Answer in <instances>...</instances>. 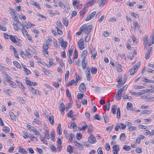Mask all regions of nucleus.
I'll list each match as a JSON object with an SVG mask.
<instances>
[{"mask_svg":"<svg viewBox=\"0 0 154 154\" xmlns=\"http://www.w3.org/2000/svg\"><path fill=\"white\" fill-rule=\"evenodd\" d=\"M141 64V62H139L137 63L135 65L134 67V68L137 69L138 70L139 68V67Z\"/></svg>","mask_w":154,"mask_h":154,"instance_id":"603ef678","label":"nucleus"},{"mask_svg":"<svg viewBox=\"0 0 154 154\" xmlns=\"http://www.w3.org/2000/svg\"><path fill=\"white\" fill-rule=\"evenodd\" d=\"M66 94L67 96L69 98V99H71V95L70 93L69 92L68 89H66Z\"/></svg>","mask_w":154,"mask_h":154,"instance_id":"79ce46f5","label":"nucleus"},{"mask_svg":"<svg viewBox=\"0 0 154 154\" xmlns=\"http://www.w3.org/2000/svg\"><path fill=\"white\" fill-rule=\"evenodd\" d=\"M79 90L81 92L84 93L86 90V88L85 84L84 83H81L79 87Z\"/></svg>","mask_w":154,"mask_h":154,"instance_id":"20e7f679","label":"nucleus"},{"mask_svg":"<svg viewBox=\"0 0 154 154\" xmlns=\"http://www.w3.org/2000/svg\"><path fill=\"white\" fill-rule=\"evenodd\" d=\"M134 25V26L135 28H137L138 30L140 29V25L137 22H135Z\"/></svg>","mask_w":154,"mask_h":154,"instance_id":"49530a36","label":"nucleus"},{"mask_svg":"<svg viewBox=\"0 0 154 154\" xmlns=\"http://www.w3.org/2000/svg\"><path fill=\"white\" fill-rule=\"evenodd\" d=\"M30 3L32 5L35 6L36 8L38 9H41V7L39 6V5L38 3H36L35 1L32 0L30 1Z\"/></svg>","mask_w":154,"mask_h":154,"instance_id":"f8f14e48","label":"nucleus"},{"mask_svg":"<svg viewBox=\"0 0 154 154\" xmlns=\"http://www.w3.org/2000/svg\"><path fill=\"white\" fill-rule=\"evenodd\" d=\"M151 112V111L150 110H145L143 111V114H149Z\"/></svg>","mask_w":154,"mask_h":154,"instance_id":"052dcab7","label":"nucleus"},{"mask_svg":"<svg viewBox=\"0 0 154 154\" xmlns=\"http://www.w3.org/2000/svg\"><path fill=\"white\" fill-rule=\"evenodd\" d=\"M24 27H26V29L29 28L28 24L27 22L26 21H24L23 25V27L24 28Z\"/></svg>","mask_w":154,"mask_h":154,"instance_id":"e2e57ef3","label":"nucleus"},{"mask_svg":"<svg viewBox=\"0 0 154 154\" xmlns=\"http://www.w3.org/2000/svg\"><path fill=\"white\" fill-rule=\"evenodd\" d=\"M116 66L117 68V70L119 72H121L122 71L121 66L119 63H116Z\"/></svg>","mask_w":154,"mask_h":154,"instance_id":"b1692460","label":"nucleus"},{"mask_svg":"<svg viewBox=\"0 0 154 154\" xmlns=\"http://www.w3.org/2000/svg\"><path fill=\"white\" fill-rule=\"evenodd\" d=\"M124 80H123V82H122V78H121V76L120 77H119L118 78V79H117V82L119 84H120L121 83H123V82H124L125 79H126V78H124Z\"/></svg>","mask_w":154,"mask_h":154,"instance_id":"f704fd0d","label":"nucleus"},{"mask_svg":"<svg viewBox=\"0 0 154 154\" xmlns=\"http://www.w3.org/2000/svg\"><path fill=\"white\" fill-rule=\"evenodd\" d=\"M45 137L48 139H49L50 138V135L49 133V131L48 130H45V132L44 133Z\"/></svg>","mask_w":154,"mask_h":154,"instance_id":"393cba45","label":"nucleus"},{"mask_svg":"<svg viewBox=\"0 0 154 154\" xmlns=\"http://www.w3.org/2000/svg\"><path fill=\"white\" fill-rule=\"evenodd\" d=\"M75 76H76V79H75L76 81L75 83V86L77 85L78 83V79H77V77H78V78H79V80H80V77H79V76L78 75V74H77V73H76L75 74Z\"/></svg>","mask_w":154,"mask_h":154,"instance_id":"4c0bfd02","label":"nucleus"},{"mask_svg":"<svg viewBox=\"0 0 154 154\" xmlns=\"http://www.w3.org/2000/svg\"><path fill=\"white\" fill-rule=\"evenodd\" d=\"M91 54L92 55L91 57H93L94 59H95L96 58V57L97 55V51H96L95 48L92 49L91 51H90Z\"/></svg>","mask_w":154,"mask_h":154,"instance_id":"6e6552de","label":"nucleus"},{"mask_svg":"<svg viewBox=\"0 0 154 154\" xmlns=\"http://www.w3.org/2000/svg\"><path fill=\"white\" fill-rule=\"evenodd\" d=\"M128 58L131 60H132L134 57L133 55L132 52H130L128 54L127 56Z\"/></svg>","mask_w":154,"mask_h":154,"instance_id":"58836bf2","label":"nucleus"},{"mask_svg":"<svg viewBox=\"0 0 154 154\" xmlns=\"http://www.w3.org/2000/svg\"><path fill=\"white\" fill-rule=\"evenodd\" d=\"M56 24L57 26V27L60 28H63V25L60 22L57 21L56 23Z\"/></svg>","mask_w":154,"mask_h":154,"instance_id":"a18cd8bd","label":"nucleus"},{"mask_svg":"<svg viewBox=\"0 0 154 154\" xmlns=\"http://www.w3.org/2000/svg\"><path fill=\"white\" fill-rule=\"evenodd\" d=\"M4 75L5 77V78L8 80L7 82L10 81V80H11L12 79L10 76L8 75L6 73H5Z\"/></svg>","mask_w":154,"mask_h":154,"instance_id":"c756f323","label":"nucleus"},{"mask_svg":"<svg viewBox=\"0 0 154 154\" xmlns=\"http://www.w3.org/2000/svg\"><path fill=\"white\" fill-rule=\"evenodd\" d=\"M97 69L96 68L92 67V68L91 69V72L93 74H96L97 72Z\"/></svg>","mask_w":154,"mask_h":154,"instance_id":"7c9ffc66","label":"nucleus"},{"mask_svg":"<svg viewBox=\"0 0 154 154\" xmlns=\"http://www.w3.org/2000/svg\"><path fill=\"white\" fill-rule=\"evenodd\" d=\"M75 81L74 80L72 79L69 81L67 85L68 86H69L72 85V84L74 83Z\"/></svg>","mask_w":154,"mask_h":154,"instance_id":"0e129e2a","label":"nucleus"},{"mask_svg":"<svg viewBox=\"0 0 154 154\" xmlns=\"http://www.w3.org/2000/svg\"><path fill=\"white\" fill-rule=\"evenodd\" d=\"M137 128V127L135 126H131L128 128V130L130 131H132L136 130Z\"/></svg>","mask_w":154,"mask_h":154,"instance_id":"473e14b6","label":"nucleus"},{"mask_svg":"<svg viewBox=\"0 0 154 154\" xmlns=\"http://www.w3.org/2000/svg\"><path fill=\"white\" fill-rule=\"evenodd\" d=\"M63 23L66 26H67L68 24V20L66 18H64L63 20Z\"/></svg>","mask_w":154,"mask_h":154,"instance_id":"bb28decb","label":"nucleus"},{"mask_svg":"<svg viewBox=\"0 0 154 154\" xmlns=\"http://www.w3.org/2000/svg\"><path fill=\"white\" fill-rule=\"evenodd\" d=\"M97 0H90L87 3L86 5L87 7H90L94 4L97 1Z\"/></svg>","mask_w":154,"mask_h":154,"instance_id":"9d476101","label":"nucleus"},{"mask_svg":"<svg viewBox=\"0 0 154 154\" xmlns=\"http://www.w3.org/2000/svg\"><path fill=\"white\" fill-rule=\"evenodd\" d=\"M88 140L90 143H95L96 142L95 137L92 135H91L89 137Z\"/></svg>","mask_w":154,"mask_h":154,"instance_id":"423d86ee","label":"nucleus"},{"mask_svg":"<svg viewBox=\"0 0 154 154\" xmlns=\"http://www.w3.org/2000/svg\"><path fill=\"white\" fill-rule=\"evenodd\" d=\"M133 105L131 103L129 102L127 103V107L128 109H131Z\"/></svg>","mask_w":154,"mask_h":154,"instance_id":"37998d69","label":"nucleus"},{"mask_svg":"<svg viewBox=\"0 0 154 154\" xmlns=\"http://www.w3.org/2000/svg\"><path fill=\"white\" fill-rule=\"evenodd\" d=\"M75 145L77 146L79 150H82L83 149L84 146L82 144L78 143L77 141H75Z\"/></svg>","mask_w":154,"mask_h":154,"instance_id":"1a4fd4ad","label":"nucleus"},{"mask_svg":"<svg viewBox=\"0 0 154 154\" xmlns=\"http://www.w3.org/2000/svg\"><path fill=\"white\" fill-rule=\"evenodd\" d=\"M17 23H14L13 24V26L14 27V29L16 31H18V29H19V27L17 26Z\"/></svg>","mask_w":154,"mask_h":154,"instance_id":"c03bdc74","label":"nucleus"},{"mask_svg":"<svg viewBox=\"0 0 154 154\" xmlns=\"http://www.w3.org/2000/svg\"><path fill=\"white\" fill-rule=\"evenodd\" d=\"M16 82L18 84L19 87L21 88V91L23 92V90L25 89V87L23 86V84L20 82L17 81H16Z\"/></svg>","mask_w":154,"mask_h":154,"instance_id":"ddd939ff","label":"nucleus"},{"mask_svg":"<svg viewBox=\"0 0 154 154\" xmlns=\"http://www.w3.org/2000/svg\"><path fill=\"white\" fill-rule=\"evenodd\" d=\"M148 37L147 36H145L143 39V44L144 45H146L148 43Z\"/></svg>","mask_w":154,"mask_h":154,"instance_id":"ea45409f","label":"nucleus"},{"mask_svg":"<svg viewBox=\"0 0 154 154\" xmlns=\"http://www.w3.org/2000/svg\"><path fill=\"white\" fill-rule=\"evenodd\" d=\"M117 106L116 105H114L112 107V112L113 114H115L116 113V111L117 109Z\"/></svg>","mask_w":154,"mask_h":154,"instance_id":"412c9836","label":"nucleus"},{"mask_svg":"<svg viewBox=\"0 0 154 154\" xmlns=\"http://www.w3.org/2000/svg\"><path fill=\"white\" fill-rule=\"evenodd\" d=\"M41 140L42 142H43L44 144L47 145L48 143L46 140L45 139V137H42L41 139Z\"/></svg>","mask_w":154,"mask_h":154,"instance_id":"09e8293b","label":"nucleus"},{"mask_svg":"<svg viewBox=\"0 0 154 154\" xmlns=\"http://www.w3.org/2000/svg\"><path fill=\"white\" fill-rule=\"evenodd\" d=\"M85 25V27L84 28V32L86 34H88L91 31V28H92V26L91 25H90L87 26L86 24H85L82 26Z\"/></svg>","mask_w":154,"mask_h":154,"instance_id":"f257e3e1","label":"nucleus"},{"mask_svg":"<svg viewBox=\"0 0 154 154\" xmlns=\"http://www.w3.org/2000/svg\"><path fill=\"white\" fill-rule=\"evenodd\" d=\"M87 54V50H84L82 53V56L84 58H86Z\"/></svg>","mask_w":154,"mask_h":154,"instance_id":"8fccbe9b","label":"nucleus"},{"mask_svg":"<svg viewBox=\"0 0 154 154\" xmlns=\"http://www.w3.org/2000/svg\"><path fill=\"white\" fill-rule=\"evenodd\" d=\"M120 128L122 129H124L125 128L126 126L122 123H121L120 124Z\"/></svg>","mask_w":154,"mask_h":154,"instance_id":"bf43d9fd","label":"nucleus"},{"mask_svg":"<svg viewBox=\"0 0 154 154\" xmlns=\"http://www.w3.org/2000/svg\"><path fill=\"white\" fill-rule=\"evenodd\" d=\"M77 97L78 98L80 99H82L83 97L84 94H81V93H79L77 94Z\"/></svg>","mask_w":154,"mask_h":154,"instance_id":"69168bd1","label":"nucleus"},{"mask_svg":"<svg viewBox=\"0 0 154 154\" xmlns=\"http://www.w3.org/2000/svg\"><path fill=\"white\" fill-rule=\"evenodd\" d=\"M105 149L109 151L110 149V147L109 144L108 143H106L105 146Z\"/></svg>","mask_w":154,"mask_h":154,"instance_id":"6e6d98bb","label":"nucleus"},{"mask_svg":"<svg viewBox=\"0 0 154 154\" xmlns=\"http://www.w3.org/2000/svg\"><path fill=\"white\" fill-rule=\"evenodd\" d=\"M23 137L24 139H26V138H27L29 137V134L27 132L24 131L23 132Z\"/></svg>","mask_w":154,"mask_h":154,"instance_id":"a211bd4d","label":"nucleus"},{"mask_svg":"<svg viewBox=\"0 0 154 154\" xmlns=\"http://www.w3.org/2000/svg\"><path fill=\"white\" fill-rule=\"evenodd\" d=\"M125 134L124 133H122L120 136V140H123L125 138Z\"/></svg>","mask_w":154,"mask_h":154,"instance_id":"4d7b16f0","label":"nucleus"},{"mask_svg":"<svg viewBox=\"0 0 154 154\" xmlns=\"http://www.w3.org/2000/svg\"><path fill=\"white\" fill-rule=\"evenodd\" d=\"M94 118L99 120L100 119V116L97 114L94 116Z\"/></svg>","mask_w":154,"mask_h":154,"instance_id":"774afa93","label":"nucleus"},{"mask_svg":"<svg viewBox=\"0 0 154 154\" xmlns=\"http://www.w3.org/2000/svg\"><path fill=\"white\" fill-rule=\"evenodd\" d=\"M123 149L125 151H128L131 149V147L129 146L125 145L123 146Z\"/></svg>","mask_w":154,"mask_h":154,"instance_id":"e433bc0d","label":"nucleus"},{"mask_svg":"<svg viewBox=\"0 0 154 154\" xmlns=\"http://www.w3.org/2000/svg\"><path fill=\"white\" fill-rule=\"evenodd\" d=\"M10 38L11 40L14 43H17V41L16 40L15 38L14 37L11 35H10L9 36V38Z\"/></svg>","mask_w":154,"mask_h":154,"instance_id":"a19ab883","label":"nucleus"},{"mask_svg":"<svg viewBox=\"0 0 154 154\" xmlns=\"http://www.w3.org/2000/svg\"><path fill=\"white\" fill-rule=\"evenodd\" d=\"M73 148L71 145H69L67 146V151L70 153H72L73 152Z\"/></svg>","mask_w":154,"mask_h":154,"instance_id":"f3484780","label":"nucleus"},{"mask_svg":"<svg viewBox=\"0 0 154 154\" xmlns=\"http://www.w3.org/2000/svg\"><path fill=\"white\" fill-rule=\"evenodd\" d=\"M113 154H119L118 152L120 150L119 146L118 145H115L112 147Z\"/></svg>","mask_w":154,"mask_h":154,"instance_id":"7ed1b4c3","label":"nucleus"},{"mask_svg":"<svg viewBox=\"0 0 154 154\" xmlns=\"http://www.w3.org/2000/svg\"><path fill=\"white\" fill-rule=\"evenodd\" d=\"M18 151L19 152L23 154L27 153V151L23 148L19 149Z\"/></svg>","mask_w":154,"mask_h":154,"instance_id":"c85d7f7f","label":"nucleus"},{"mask_svg":"<svg viewBox=\"0 0 154 154\" xmlns=\"http://www.w3.org/2000/svg\"><path fill=\"white\" fill-rule=\"evenodd\" d=\"M108 0H101L99 3L98 5L99 7L104 6Z\"/></svg>","mask_w":154,"mask_h":154,"instance_id":"2eb2a0df","label":"nucleus"},{"mask_svg":"<svg viewBox=\"0 0 154 154\" xmlns=\"http://www.w3.org/2000/svg\"><path fill=\"white\" fill-rule=\"evenodd\" d=\"M57 131L59 135H60L62 134V132L61 131V126L60 124H59L58 125V126L57 128Z\"/></svg>","mask_w":154,"mask_h":154,"instance_id":"6ab92c4d","label":"nucleus"},{"mask_svg":"<svg viewBox=\"0 0 154 154\" xmlns=\"http://www.w3.org/2000/svg\"><path fill=\"white\" fill-rule=\"evenodd\" d=\"M76 136L78 140H80L82 137V135L81 133H77Z\"/></svg>","mask_w":154,"mask_h":154,"instance_id":"338daca9","label":"nucleus"},{"mask_svg":"<svg viewBox=\"0 0 154 154\" xmlns=\"http://www.w3.org/2000/svg\"><path fill=\"white\" fill-rule=\"evenodd\" d=\"M85 25L82 26L80 28L79 31L76 34L79 35H80L84 30V28L85 27Z\"/></svg>","mask_w":154,"mask_h":154,"instance_id":"4468645a","label":"nucleus"},{"mask_svg":"<svg viewBox=\"0 0 154 154\" xmlns=\"http://www.w3.org/2000/svg\"><path fill=\"white\" fill-rule=\"evenodd\" d=\"M74 137L73 134L72 133H70L69 137V142L70 143L73 140V138Z\"/></svg>","mask_w":154,"mask_h":154,"instance_id":"72a5a7b5","label":"nucleus"},{"mask_svg":"<svg viewBox=\"0 0 154 154\" xmlns=\"http://www.w3.org/2000/svg\"><path fill=\"white\" fill-rule=\"evenodd\" d=\"M10 116L11 119L14 121H16V116L15 115L13 112H11L10 113Z\"/></svg>","mask_w":154,"mask_h":154,"instance_id":"aec40b11","label":"nucleus"},{"mask_svg":"<svg viewBox=\"0 0 154 154\" xmlns=\"http://www.w3.org/2000/svg\"><path fill=\"white\" fill-rule=\"evenodd\" d=\"M86 72V76L87 80L88 81H90L91 80V73L90 69L88 67L87 68Z\"/></svg>","mask_w":154,"mask_h":154,"instance_id":"39448f33","label":"nucleus"},{"mask_svg":"<svg viewBox=\"0 0 154 154\" xmlns=\"http://www.w3.org/2000/svg\"><path fill=\"white\" fill-rule=\"evenodd\" d=\"M9 128L5 126L3 127V131L5 132H8L9 131Z\"/></svg>","mask_w":154,"mask_h":154,"instance_id":"5fc2aeb1","label":"nucleus"},{"mask_svg":"<svg viewBox=\"0 0 154 154\" xmlns=\"http://www.w3.org/2000/svg\"><path fill=\"white\" fill-rule=\"evenodd\" d=\"M76 124L74 122L72 123L71 124H69L68 125V128H74Z\"/></svg>","mask_w":154,"mask_h":154,"instance_id":"cd10ccee","label":"nucleus"},{"mask_svg":"<svg viewBox=\"0 0 154 154\" xmlns=\"http://www.w3.org/2000/svg\"><path fill=\"white\" fill-rule=\"evenodd\" d=\"M137 71V69L134 68L133 67V68L132 69L130 70V74L131 75H133Z\"/></svg>","mask_w":154,"mask_h":154,"instance_id":"4be33fe9","label":"nucleus"},{"mask_svg":"<svg viewBox=\"0 0 154 154\" xmlns=\"http://www.w3.org/2000/svg\"><path fill=\"white\" fill-rule=\"evenodd\" d=\"M122 97V94H120L119 92L116 94V98L118 100H119Z\"/></svg>","mask_w":154,"mask_h":154,"instance_id":"a878e982","label":"nucleus"},{"mask_svg":"<svg viewBox=\"0 0 154 154\" xmlns=\"http://www.w3.org/2000/svg\"><path fill=\"white\" fill-rule=\"evenodd\" d=\"M59 5L61 8L64 7V8H67L68 9H70V7L69 6H67V7H66V6H65V5L61 2H59Z\"/></svg>","mask_w":154,"mask_h":154,"instance_id":"c9c22d12","label":"nucleus"},{"mask_svg":"<svg viewBox=\"0 0 154 154\" xmlns=\"http://www.w3.org/2000/svg\"><path fill=\"white\" fill-rule=\"evenodd\" d=\"M51 149L52 152H55L57 151L56 147L53 145L51 146Z\"/></svg>","mask_w":154,"mask_h":154,"instance_id":"13d9d810","label":"nucleus"},{"mask_svg":"<svg viewBox=\"0 0 154 154\" xmlns=\"http://www.w3.org/2000/svg\"><path fill=\"white\" fill-rule=\"evenodd\" d=\"M78 45L79 48L81 50H83L85 48L84 39L83 38L81 39L78 42Z\"/></svg>","mask_w":154,"mask_h":154,"instance_id":"f03ea898","label":"nucleus"},{"mask_svg":"<svg viewBox=\"0 0 154 154\" xmlns=\"http://www.w3.org/2000/svg\"><path fill=\"white\" fill-rule=\"evenodd\" d=\"M96 14V11H93L89 15H88L85 19L86 21H88L91 20L95 16Z\"/></svg>","mask_w":154,"mask_h":154,"instance_id":"0eeeda50","label":"nucleus"},{"mask_svg":"<svg viewBox=\"0 0 154 154\" xmlns=\"http://www.w3.org/2000/svg\"><path fill=\"white\" fill-rule=\"evenodd\" d=\"M29 138L32 141H33L35 139L36 140H37V138L33 136V135H31L30 137H29Z\"/></svg>","mask_w":154,"mask_h":154,"instance_id":"864d4df0","label":"nucleus"},{"mask_svg":"<svg viewBox=\"0 0 154 154\" xmlns=\"http://www.w3.org/2000/svg\"><path fill=\"white\" fill-rule=\"evenodd\" d=\"M73 112L72 110H70L69 112L67 114V116L68 117L72 118L73 117Z\"/></svg>","mask_w":154,"mask_h":154,"instance_id":"2f4dec72","label":"nucleus"},{"mask_svg":"<svg viewBox=\"0 0 154 154\" xmlns=\"http://www.w3.org/2000/svg\"><path fill=\"white\" fill-rule=\"evenodd\" d=\"M78 53L76 49L74 50V54L73 55V58L74 59H76L78 58Z\"/></svg>","mask_w":154,"mask_h":154,"instance_id":"de8ad7c7","label":"nucleus"},{"mask_svg":"<svg viewBox=\"0 0 154 154\" xmlns=\"http://www.w3.org/2000/svg\"><path fill=\"white\" fill-rule=\"evenodd\" d=\"M84 124L81 128L80 129L81 130H85L88 127L87 124L85 122L84 123Z\"/></svg>","mask_w":154,"mask_h":154,"instance_id":"680f3d73","label":"nucleus"},{"mask_svg":"<svg viewBox=\"0 0 154 154\" xmlns=\"http://www.w3.org/2000/svg\"><path fill=\"white\" fill-rule=\"evenodd\" d=\"M13 64L15 65L17 67L19 68H20L21 67L20 65L16 61H15L13 62Z\"/></svg>","mask_w":154,"mask_h":154,"instance_id":"5701e85b","label":"nucleus"},{"mask_svg":"<svg viewBox=\"0 0 154 154\" xmlns=\"http://www.w3.org/2000/svg\"><path fill=\"white\" fill-rule=\"evenodd\" d=\"M65 109L64 104L63 103H61L60 105L59 109L61 112V113L63 115L64 114V113Z\"/></svg>","mask_w":154,"mask_h":154,"instance_id":"9b49d317","label":"nucleus"},{"mask_svg":"<svg viewBox=\"0 0 154 154\" xmlns=\"http://www.w3.org/2000/svg\"><path fill=\"white\" fill-rule=\"evenodd\" d=\"M48 119L51 124L52 125H54V121L53 116H49Z\"/></svg>","mask_w":154,"mask_h":154,"instance_id":"dca6fc26","label":"nucleus"},{"mask_svg":"<svg viewBox=\"0 0 154 154\" xmlns=\"http://www.w3.org/2000/svg\"><path fill=\"white\" fill-rule=\"evenodd\" d=\"M117 116L118 119H119L120 118V110L119 108L117 109Z\"/></svg>","mask_w":154,"mask_h":154,"instance_id":"3c124183","label":"nucleus"}]
</instances>
